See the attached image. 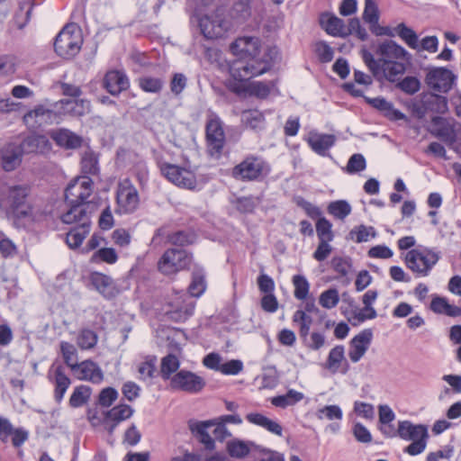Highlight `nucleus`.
<instances>
[{
  "label": "nucleus",
  "instance_id": "f257e3e1",
  "mask_svg": "<svg viewBox=\"0 0 461 461\" xmlns=\"http://www.w3.org/2000/svg\"><path fill=\"white\" fill-rule=\"evenodd\" d=\"M375 55L366 50H361L364 63L377 81L387 80L395 83L406 71V64L411 56L402 46L392 40L380 43Z\"/></svg>",
  "mask_w": 461,
  "mask_h": 461
},
{
  "label": "nucleus",
  "instance_id": "f03ea898",
  "mask_svg": "<svg viewBox=\"0 0 461 461\" xmlns=\"http://www.w3.org/2000/svg\"><path fill=\"white\" fill-rule=\"evenodd\" d=\"M30 188L26 185H0V210L17 229L31 227L43 221L46 213L27 203Z\"/></svg>",
  "mask_w": 461,
  "mask_h": 461
},
{
  "label": "nucleus",
  "instance_id": "7ed1b4c3",
  "mask_svg": "<svg viewBox=\"0 0 461 461\" xmlns=\"http://www.w3.org/2000/svg\"><path fill=\"white\" fill-rule=\"evenodd\" d=\"M170 290L163 298L153 302L151 308L162 321L185 322L194 313L195 300L205 290Z\"/></svg>",
  "mask_w": 461,
  "mask_h": 461
},
{
  "label": "nucleus",
  "instance_id": "20e7f679",
  "mask_svg": "<svg viewBox=\"0 0 461 461\" xmlns=\"http://www.w3.org/2000/svg\"><path fill=\"white\" fill-rule=\"evenodd\" d=\"M397 432L401 439L411 441L410 445L404 447V453L413 456L421 454L425 450L429 438L427 425L414 424L408 420H399Z\"/></svg>",
  "mask_w": 461,
  "mask_h": 461
},
{
  "label": "nucleus",
  "instance_id": "39448f33",
  "mask_svg": "<svg viewBox=\"0 0 461 461\" xmlns=\"http://www.w3.org/2000/svg\"><path fill=\"white\" fill-rule=\"evenodd\" d=\"M270 170L269 164L264 158L249 155L231 169V176L241 182L262 181Z\"/></svg>",
  "mask_w": 461,
  "mask_h": 461
},
{
  "label": "nucleus",
  "instance_id": "423d86ee",
  "mask_svg": "<svg viewBox=\"0 0 461 461\" xmlns=\"http://www.w3.org/2000/svg\"><path fill=\"white\" fill-rule=\"evenodd\" d=\"M83 36L81 30L74 23L67 24L56 36L55 52L63 59L75 57L81 50Z\"/></svg>",
  "mask_w": 461,
  "mask_h": 461
},
{
  "label": "nucleus",
  "instance_id": "0eeeda50",
  "mask_svg": "<svg viewBox=\"0 0 461 461\" xmlns=\"http://www.w3.org/2000/svg\"><path fill=\"white\" fill-rule=\"evenodd\" d=\"M270 68L271 65L267 59H258L257 56H254L233 62L230 70L234 79L247 81L254 77L264 74Z\"/></svg>",
  "mask_w": 461,
  "mask_h": 461
},
{
  "label": "nucleus",
  "instance_id": "6e6552de",
  "mask_svg": "<svg viewBox=\"0 0 461 461\" xmlns=\"http://www.w3.org/2000/svg\"><path fill=\"white\" fill-rule=\"evenodd\" d=\"M206 386V381L197 374L181 369L170 379L169 387L173 391L185 392L190 394L200 393Z\"/></svg>",
  "mask_w": 461,
  "mask_h": 461
},
{
  "label": "nucleus",
  "instance_id": "1a4fd4ad",
  "mask_svg": "<svg viewBox=\"0 0 461 461\" xmlns=\"http://www.w3.org/2000/svg\"><path fill=\"white\" fill-rule=\"evenodd\" d=\"M192 262V255L184 249H167L158 263V270L164 275L176 274L187 268Z\"/></svg>",
  "mask_w": 461,
  "mask_h": 461
},
{
  "label": "nucleus",
  "instance_id": "9d476101",
  "mask_svg": "<svg viewBox=\"0 0 461 461\" xmlns=\"http://www.w3.org/2000/svg\"><path fill=\"white\" fill-rule=\"evenodd\" d=\"M23 121L32 131H36L45 125L59 123V118L55 103L51 108H46L42 104L36 105L23 115Z\"/></svg>",
  "mask_w": 461,
  "mask_h": 461
},
{
  "label": "nucleus",
  "instance_id": "9b49d317",
  "mask_svg": "<svg viewBox=\"0 0 461 461\" xmlns=\"http://www.w3.org/2000/svg\"><path fill=\"white\" fill-rule=\"evenodd\" d=\"M431 124L433 136L440 139L447 146H452L456 142L461 124L455 119L434 116L431 119Z\"/></svg>",
  "mask_w": 461,
  "mask_h": 461
},
{
  "label": "nucleus",
  "instance_id": "f8f14e48",
  "mask_svg": "<svg viewBox=\"0 0 461 461\" xmlns=\"http://www.w3.org/2000/svg\"><path fill=\"white\" fill-rule=\"evenodd\" d=\"M161 174L176 185L194 190L197 186V181L194 174L176 165L164 163L160 166Z\"/></svg>",
  "mask_w": 461,
  "mask_h": 461
},
{
  "label": "nucleus",
  "instance_id": "ddd939ff",
  "mask_svg": "<svg viewBox=\"0 0 461 461\" xmlns=\"http://www.w3.org/2000/svg\"><path fill=\"white\" fill-rule=\"evenodd\" d=\"M205 134L209 154L220 157L225 144V134L219 117L214 116L207 121Z\"/></svg>",
  "mask_w": 461,
  "mask_h": 461
},
{
  "label": "nucleus",
  "instance_id": "4468645a",
  "mask_svg": "<svg viewBox=\"0 0 461 461\" xmlns=\"http://www.w3.org/2000/svg\"><path fill=\"white\" fill-rule=\"evenodd\" d=\"M69 209L61 215L65 224H75L81 228L91 227V213L93 206L90 203H67Z\"/></svg>",
  "mask_w": 461,
  "mask_h": 461
},
{
  "label": "nucleus",
  "instance_id": "2eb2a0df",
  "mask_svg": "<svg viewBox=\"0 0 461 461\" xmlns=\"http://www.w3.org/2000/svg\"><path fill=\"white\" fill-rule=\"evenodd\" d=\"M93 180L87 176H77L65 190L66 203H88L93 193Z\"/></svg>",
  "mask_w": 461,
  "mask_h": 461
},
{
  "label": "nucleus",
  "instance_id": "dca6fc26",
  "mask_svg": "<svg viewBox=\"0 0 461 461\" xmlns=\"http://www.w3.org/2000/svg\"><path fill=\"white\" fill-rule=\"evenodd\" d=\"M455 80L456 76L446 68H429L425 77L428 86L439 93L448 92L452 88Z\"/></svg>",
  "mask_w": 461,
  "mask_h": 461
},
{
  "label": "nucleus",
  "instance_id": "f3484780",
  "mask_svg": "<svg viewBox=\"0 0 461 461\" xmlns=\"http://www.w3.org/2000/svg\"><path fill=\"white\" fill-rule=\"evenodd\" d=\"M117 212L120 213H131L139 206L140 198L137 189L129 181L121 183L117 189Z\"/></svg>",
  "mask_w": 461,
  "mask_h": 461
},
{
  "label": "nucleus",
  "instance_id": "a211bd4d",
  "mask_svg": "<svg viewBox=\"0 0 461 461\" xmlns=\"http://www.w3.org/2000/svg\"><path fill=\"white\" fill-rule=\"evenodd\" d=\"M199 27L206 39H218L226 33L230 23L222 15L216 14L201 17L199 19Z\"/></svg>",
  "mask_w": 461,
  "mask_h": 461
},
{
  "label": "nucleus",
  "instance_id": "6ab92c4d",
  "mask_svg": "<svg viewBox=\"0 0 461 461\" xmlns=\"http://www.w3.org/2000/svg\"><path fill=\"white\" fill-rule=\"evenodd\" d=\"M438 257L433 253H423L411 249L405 256V264L409 269L418 275L425 276L437 263Z\"/></svg>",
  "mask_w": 461,
  "mask_h": 461
},
{
  "label": "nucleus",
  "instance_id": "aec40b11",
  "mask_svg": "<svg viewBox=\"0 0 461 461\" xmlns=\"http://www.w3.org/2000/svg\"><path fill=\"white\" fill-rule=\"evenodd\" d=\"M373 339L372 329H365L349 341L348 357L353 363L358 362L367 351Z\"/></svg>",
  "mask_w": 461,
  "mask_h": 461
},
{
  "label": "nucleus",
  "instance_id": "412c9836",
  "mask_svg": "<svg viewBox=\"0 0 461 461\" xmlns=\"http://www.w3.org/2000/svg\"><path fill=\"white\" fill-rule=\"evenodd\" d=\"M10 437L14 447H19L27 441L29 432L22 427L14 428L7 418L0 415V441L6 443Z\"/></svg>",
  "mask_w": 461,
  "mask_h": 461
},
{
  "label": "nucleus",
  "instance_id": "4be33fe9",
  "mask_svg": "<svg viewBox=\"0 0 461 461\" xmlns=\"http://www.w3.org/2000/svg\"><path fill=\"white\" fill-rule=\"evenodd\" d=\"M48 377L50 382L54 384V400L57 403H60L71 384V379L66 375L62 365L57 366L53 365L50 369Z\"/></svg>",
  "mask_w": 461,
  "mask_h": 461
},
{
  "label": "nucleus",
  "instance_id": "5701e85b",
  "mask_svg": "<svg viewBox=\"0 0 461 461\" xmlns=\"http://www.w3.org/2000/svg\"><path fill=\"white\" fill-rule=\"evenodd\" d=\"M55 106L59 119L67 114L80 117L90 111V102L86 99H61Z\"/></svg>",
  "mask_w": 461,
  "mask_h": 461
},
{
  "label": "nucleus",
  "instance_id": "b1692460",
  "mask_svg": "<svg viewBox=\"0 0 461 461\" xmlns=\"http://www.w3.org/2000/svg\"><path fill=\"white\" fill-rule=\"evenodd\" d=\"M23 151L19 144L8 142L0 149L2 167L6 172L16 169L22 163Z\"/></svg>",
  "mask_w": 461,
  "mask_h": 461
},
{
  "label": "nucleus",
  "instance_id": "393cba45",
  "mask_svg": "<svg viewBox=\"0 0 461 461\" xmlns=\"http://www.w3.org/2000/svg\"><path fill=\"white\" fill-rule=\"evenodd\" d=\"M260 49V40L257 37L244 36L230 44V50L241 59L258 56Z\"/></svg>",
  "mask_w": 461,
  "mask_h": 461
},
{
  "label": "nucleus",
  "instance_id": "a878e982",
  "mask_svg": "<svg viewBox=\"0 0 461 461\" xmlns=\"http://www.w3.org/2000/svg\"><path fill=\"white\" fill-rule=\"evenodd\" d=\"M213 426V422L208 420H194L188 421V428L193 436L203 445L204 448L209 451L215 449V441L208 433L207 429Z\"/></svg>",
  "mask_w": 461,
  "mask_h": 461
},
{
  "label": "nucleus",
  "instance_id": "bb28decb",
  "mask_svg": "<svg viewBox=\"0 0 461 461\" xmlns=\"http://www.w3.org/2000/svg\"><path fill=\"white\" fill-rule=\"evenodd\" d=\"M24 154H45L51 150V143L43 134L32 133L19 144Z\"/></svg>",
  "mask_w": 461,
  "mask_h": 461
},
{
  "label": "nucleus",
  "instance_id": "cd10ccee",
  "mask_svg": "<svg viewBox=\"0 0 461 461\" xmlns=\"http://www.w3.org/2000/svg\"><path fill=\"white\" fill-rule=\"evenodd\" d=\"M104 87L113 95H118L129 88V79L126 74L120 70L108 71L103 81Z\"/></svg>",
  "mask_w": 461,
  "mask_h": 461
},
{
  "label": "nucleus",
  "instance_id": "c85d7f7f",
  "mask_svg": "<svg viewBox=\"0 0 461 461\" xmlns=\"http://www.w3.org/2000/svg\"><path fill=\"white\" fill-rule=\"evenodd\" d=\"M327 367L332 372H340L346 375L350 368L348 360L345 358L344 346L338 345L332 348L327 357Z\"/></svg>",
  "mask_w": 461,
  "mask_h": 461
},
{
  "label": "nucleus",
  "instance_id": "c756f323",
  "mask_svg": "<svg viewBox=\"0 0 461 461\" xmlns=\"http://www.w3.org/2000/svg\"><path fill=\"white\" fill-rule=\"evenodd\" d=\"M50 136L57 145L62 148L77 149L82 144V138L67 129L51 131Z\"/></svg>",
  "mask_w": 461,
  "mask_h": 461
},
{
  "label": "nucleus",
  "instance_id": "7c9ffc66",
  "mask_svg": "<svg viewBox=\"0 0 461 461\" xmlns=\"http://www.w3.org/2000/svg\"><path fill=\"white\" fill-rule=\"evenodd\" d=\"M365 100L368 104L381 112L386 118L392 121L405 119V115L395 109L393 104L384 97L370 98L365 96Z\"/></svg>",
  "mask_w": 461,
  "mask_h": 461
},
{
  "label": "nucleus",
  "instance_id": "2f4dec72",
  "mask_svg": "<svg viewBox=\"0 0 461 461\" xmlns=\"http://www.w3.org/2000/svg\"><path fill=\"white\" fill-rule=\"evenodd\" d=\"M320 23L328 34L335 37H347V27L342 19L330 14H323L320 18Z\"/></svg>",
  "mask_w": 461,
  "mask_h": 461
},
{
  "label": "nucleus",
  "instance_id": "473e14b6",
  "mask_svg": "<svg viewBox=\"0 0 461 461\" xmlns=\"http://www.w3.org/2000/svg\"><path fill=\"white\" fill-rule=\"evenodd\" d=\"M259 447L253 441H244L240 438H233L229 440L226 444V451L230 457L233 458H244L250 451L256 450Z\"/></svg>",
  "mask_w": 461,
  "mask_h": 461
},
{
  "label": "nucleus",
  "instance_id": "72a5a7b5",
  "mask_svg": "<svg viewBox=\"0 0 461 461\" xmlns=\"http://www.w3.org/2000/svg\"><path fill=\"white\" fill-rule=\"evenodd\" d=\"M77 369L80 370V380L90 381L93 384H100L104 380V373L97 363L91 359H86L79 363Z\"/></svg>",
  "mask_w": 461,
  "mask_h": 461
},
{
  "label": "nucleus",
  "instance_id": "f704fd0d",
  "mask_svg": "<svg viewBox=\"0 0 461 461\" xmlns=\"http://www.w3.org/2000/svg\"><path fill=\"white\" fill-rule=\"evenodd\" d=\"M246 420L249 423L257 425L261 428H264L265 429H267V431H269L275 435H277V436L282 435V432H283L282 426L278 422L268 419L267 417H266L265 415H263L259 412L248 413L246 415Z\"/></svg>",
  "mask_w": 461,
  "mask_h": 461
},
{
  "label": "nucleus",
  "instance_id": "c9c22d12",
  "mask_svg": "<svg viewBox=\"0 0 461 461\" xmlns=\"http://www.w3.org/2000/svg\"><path fill=\"white\" fill-rule=\"evenodd\" d=\"M134 413V409L126 403H119L108 410L104 414V423L108 420L122 422L129 420Z\"/></svg>",
  "mask_w": 461,
  "mask_h": 461
},
{
  "label": "nucleus",
  "instance_id": "e433bc0d",
  "mask_svg": "<svg viewBox=\"0 0 461 461\" xmlns=\"http://www.w3.org/2000/svg\"><path fill=\"white\" fill-rule=\"evenodd\" d=\"M333 269L340 275L342 285H348L352 279V266L349 258L334 257L331 260Z\"/></svg>",
  "mask_w": 461,
  "mask_h": 461
},
{
  "label": "nucleus",
  "instance_id": "4c0bfd02",
  "mask_svg": "<svg viewBox=\"0 0 461 461\" xmlns=\"http://www.w3.org/2000/svg\"><path fill=\"white\" fill-rule=\"evenodd\" d=\"M334 142L335 137L331 134H314L308 140V143L312 150L320 155H324L334 145Z\"/></svg>",
  "mask_w": 461,
  "mask_h": 461
},
{
  "label": "nucleus",
  "instance_id": "58836bf2",
  "mask_svg": "<svg viewBox=\"0 0 461 461\" xmlns=\"http://www.w3.org/2000/svg\"><path fill=\"white\" fill-rule=\"evenodd\" d=\"M92 395V388L86 384H80L74 388L70 395L68 404L71 408H80L86 404Z\"/></svg>",
  "mask_w": 461,
  "mask_h": 461
},
{
  "label": "nucleus",
  "instance_id": "ea45409f",
  "mask_svg": "<svg viewBox=\"0 0 461 461\" xmlns=\"http://www.w3.org/2000/svg\"><path fill=\"white\" fill-rule=\"evenodd\" d=\"M180 366V362L176 355L167 354L161 359L160 364V375L163 380H169L176 372Z\"/></svg>",
  "mask_w": 461,
  "mask_h": 461
},
{
  "label": "nucleus",
  "instance_id": "a19ab883",
  "mask_svg": "<svg viewBox=\"0 0 461 461\" xmlns=\"http://www.w3.org/2000/svg\"><path fill=\"white\" fill-rule=\"evenodd\" d=\"M304 394L294 389H289L285 394L277 395L272 398L271 403L276 407L286 408L301 402Z\"/></svg>",
  "mask_w": 461,
  "mask_h": 461
},
{
  "label": "nucleus",
  "instance_id": "79ce46f5",
  "mask_svg": "<svg viewBox=\"0 0 461 461\" xmlns=\"http://www.w3.org/2000/svg\"><path fill=\"white\" fill-rule=\"evenodd\" d=\"M293 321L299 326V335L303 341H306L310 335V329L312 324V318L305 311L298 309L293 315Z\"/></svg>",
  "mask_w": 461,
  "mask_h": 461
},
{
  "label": "nucleus",
  "instance_id": "37998d69",
  "mask_svg": "<svg viewBox=\"0 0 461 461\" xmlns=\"http://www.w3.org/2000/svg\"><path fill=\"white\" fill-rule=\"evenodd\" d=\"M424 104L428 111L433 113H444L447 110V98L439 95L429 94L424 96Z\"/></svg>",
  "mask_w": 461,
  "mask_h": 461
},
{
  "label": "nucleus",
  "instance_id": "c03bdc74",
  "mask_svg": "<svg viewBox=\"0 0 461 461\" xmlns=\"http://www.w3.org/2000/svg\"><path fill=\"white\" fill-rule=\"evenodd\" d=\"M60 351L65 364L72 370H76L79 366L77 363V352L75 346L67 341L60 342Z\"/></svg>",
  "mask_w": 461,
  "mask_h": 461
},
{
  "label": "nucleus",
  "instance_id": "a18cd8bd",
  "mask_svg": "<svg viewBox=\"0 0 461 461\" xmlns=\"http://www.w3.org/2000/svg\"><path fill=\"white\" fill-rule=\"evenodd\" d=\"M242 122L248 128L261 130L264 127L265 117L258 110H249L242 113Z\"/></svg>",
  "mask_w": 461,
  "mask_h": 461
},
{
  "label": "nucleus",
  "instance_id": "49530a36",
  "mask_svg": "<svg viewBox=\"0 0 461 461\" xmlns=\"http://www.w3.org/2000/svg\"><path fill=\"white\" fill-rule=\"evenodd\" d=\"M90 231V227L81 228V226L73 227L67 234L66 242L71 249L78 248L86 235Z\"/></svg>",
  "mask_w": 461,
  "mask_h": 461
},
{
  "label": "nucleus",
  "instance_id": "de8ad7c7",
  "mask_svg": "<svg viewBox=\"0 0 461 461\" xmlns=\"http://www.w3.org/2000/svg\"><path fill=\"white\" fill-rule=\"evenodd\" d=\"M82 172L87 175H96L99 172L97 155L92 150L84 152L81 158Z\"/></svg>",
  "mask_w": 461,
  "mask_h": 461
},
{
  "label": "nucleus",
  "instance_id": "09e8293b",
  "mask_svg": "<svg viewBox=\"0 0 461 461\" xmlns=\"http://www.w3.org/2000/svg\"><path fill=\"white\" fill-rule=\"evenodd\" d=\"M273 86V82L266 83L256 81L249 83L245 86L244 91L249 95H254L258 98H266L270 94Z\"/></svg>",
  "mask_w": 461,
  "mask_h": 461
},
{
  "label": "nucleus",
  "instance_id": "8fccbe9b",
  "mask_svg": "<svg viewBox=\"0 0 461 461\" xmlns=\"http://www.w3.org/2000/svg\"><path fill=\"white\" fill-rule=\"evenodd\" d=\"M399 37L411 49H419L418 35L411 29L407 27L403 23L397 25L394 29Z\"/></svg>",
  "mask_w": 461,
  "mask_h": 461
},
{
  "label": "nucleus",
  "instance_id": "3c124183",
  "mask_svg": "<svg viewBox=\"0 0 461 461\" xmlns=\"http://www.w3.org/2000/svg\"><path fill=\"white\" fill-rule=\"evenodd\" d=\"M139 86L147 93L158 94L164 86V81L158 77L144 76L138 79Z\"/></svg>",
  "mask_w": 461,
  "mask_h": 461
},
{
  "label": "nucleus",
  "instance_id": "603ef678",
  "mask_svg": "<svg viewBox=\"0 0 461 461\" xmlns=\"http://www.w3.org/2000/svg\"><path fill=\"white\" fill-rule=\"evenodd\" d=\"M327 211L339 220H344L351 213V206L346 200H337L329 203Z\"/></svg>",
  "mask_w": 461,
  "mask_h": 461
},
{
  "label": "nucleus",
  "instance_id": "864d4df0",
  "mask_svg": "<svg viewBox=\"0 0 461 461\" xmlns=\"http://www.w3.org/2000/svg\"><path fill=\"white\" fill-rule=\"evenodd\" d=\"M395 87L403 93L412 95L420 89V82L416 77L408 76L402 80H397Z\"/></svg>",
  "mask_w": 461,
  "mask_h": 461
},
{
  "label": "nucleus",
  "instance_id": "5fc2aeb1",
  "mask_svg": "<svg viewBox=\"0 0 461 461\" xmlns=\"http://www.w3.org/2000/svg\"><path fill=\"white\" fill-rule=\"evenodd\" d=\"M195 240V235L192 232L179 230L168 236V241L176 246H187L193 244Z\"/></svg>",
  "mask_w": 461,
  "mask_h": 461
},
{
  "label": "nucleus",
  "instance_id": "6e6d98bb",
  "mask_svg": "<svg viewBox=\"0 0 461 461\" xmlns=\"http://www.w3.org/2000/svg\"><path fill=\"white\" fill-rule=\"evenodd\" d=\"M118 391L113 387H105L99 393L97 402L102 407H111L113 403L118 399Z\"/></svg>",
  "mask_w": 461,
  "mask_h": 461
},
{
  "label": "nucleus",
  "instance_id": "4d7b16f0",
  "mask_svg": "<svg viewBox=\"0 0 461 461\" xmlns=\"http://www.w3.org/2000/svg\"><path fill=\"white\" fill-rule=\"evenodd\" d=\"M97 343V335L95 331L85 329L77 338V345L81 349H90Z\"/></svg>",
  "mask_w": 461,
  "mask_h": 461
},
{
  "label": "nucleus",
  "instance_id": "13d9d810",
  "mask_svg": "<svg viewBox=\"0 0 461 461\" xmlns=\"http://www.w3.org/2000/svg\"><path fill=\"white\" fill-rule=\"evenodd\" d=\"M331 223L326 218H320L316 223V231L320 240H333V232L331 230Z\"/></svg>",
  "mask_w": 461,
  "mask_h": 461
},
{
  "label": "nucleus",
  "instance_id": "bf43d9fd",
  "mask_svg": "<svg viewBox=\"0 0 461 461\" xmlns=\"http://www.w3.org/2000/svg\"><path fill=\"white\" fill-rule=\"evenodd\" d=\"M259 199L254 196L240 197L236 200V209L242 213L252 212L259 203Z\"/></svg>",
  "mask_w": 461,
  "mask_h": 461
},
{
  "label": "nucleus",
  "instance_id": "052dcab7",
  "mask_svg": "<svg viewBox=\"0 0 461 461\" xmlns=\"http://www.w3.org/2000/svg\"><path fill=\"white\" fill-rule=\"evenodd\" d=\"M363 19L367 23H376V22H379L378 6L374 0H365Z\"/></svg>",
  "mask_w": 461,
  "mask_h": 461
},
{
  "label": "nucleus",
  "instance_id": "680f3d73",
  "mask_svg": "<svg viewBox=\"0 0 461 461\" xmlns=\"http://www.w3.org/2000/svg\"><path fill=\"white\" fill-rule=\"evenodd\" d=\"M366 167V159L362 154H353L347 164L346 171L348 174H356L363 171Z\"/></svg>",
  "mask_w": 461,
  "mask_h": 461
},
{
  "label": "nucleus",
  "instance_id": "e2e57ef3",
  "mask_svg": "<svg viewBox=\"0 0 461 461\" xmlns=\"http://www.w3.org/2000/svg\"><path fill=\"white\" fill-rule=\"evenodd\" d=\"M318 417L320 419L326 418L327 420H341L343 417L342 410L339 405H326L318 411Z\"/></svg>",
  "mask_w": 461,
  "mask_h": 461
},
{
  "label": "nucleus",
  "instance_id": "0e129e2a",
  "mask_svg": "<svg viewBox=\"0 0 461 461\" xmlns=\"http://www.w3.org/2000/svg\"><path fill=\"white\" fill-rule=\"evenodd\" d=\"M138 372L144 378H153L156 372V357H148L146 360L140 364Z\"/></svg>",
  "mask_w": 461,
  "mask_h": 461
},
{
  "label": "nucleus",
  "instance_id": "69168bd1",
  "mask_svg": "<svg viewBox=\"0 0 461 461\" xmlns=\"http://www.w3.org/2000/svg\"><path fill=\"white\" fill-rule=\"evenodd\" d=\"M339 301L338 290H325L320 296V304L326 309L334 308Z\"/></svg>",
  "mask_w": 461,
  "mask_h": 461
},
{
  "label": "nucleus",
  "instance_id": "338daca9",
  "mask_svg": "<svg viewBox=\"0 0 461 461\" xmlns=\"http://www.w3.org/2000/svg\"><path fill=\"white\" fill-rule=\"evenodd\" d=\"M243 362L240 359H231L220 367V372L226 375H236L243 370Z\"/></svg>",
  "mask_w": 461,
  "mask_h": 461
},
{
  "label": "nucleus",
  "instance_id": "774afa93",
  "mask_svg": "<svg viewBox=\"0 0 461 461\" xmlns=\"http://www.w3.org/2000/svg\"><path fill=\"white\" fill-rule=\"evenodd\" d=\"M349 34H355L361 41H366L368 37L366 30L362 27L357 18L349 20L348 26L347 27V36Z\"/></svg>",
  "mask_w": 461,
  "mask_h": 461
}]
</instances>
